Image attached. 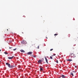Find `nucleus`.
Here are the masks:
<instances>
[{
	"label": "nucleus",
	"instance_id": "nucleus-13",
	"mask_svg": "<svg viewBox=\"0 0 78 78\" xmlns=\"http://www.w3.org/2000/svg\"><path fill=\"white\" fill-rule=\"evenodd\" d=\"M71 73V75H72V76H73V73L72 72L70 73Z\"/></svg>",
	"mask_w": 78,
	"mask_h": 78
},
{
	"label": "nucleus",
	"instance_id": "nucleus-14",
	"mask_svg": "<svg viewBox=\"0 0 78 78\" xmlns=\"http://www.w3.org/2000/svg\"><path fill=\"white\" fill-rule=\"evenodd\" d=\"M4 53H5V54L6 55H8V53H7V52H4Z\"/></svg>",
	"mask_w": 78,
	"mask_h": 78
},
{
	"label": "nucleus",
	"instance_id": "nucleus-16",
	"mask_svg": "<svg viewBox=\"0 0 78 78\" xmlns=\"http://www.w3.org/2000/svg\"><path fill=\"white\" fill-rule=\"evenodd\" d=\"M50 58H51V59H53V58H52V57L51 56L50 57Z\"/></svg>",
	"mask_w": 78,
	"mask_h": 78
},
{
	"label": "nucleus",
	"instance_id": "nucleus-23",
	"mask_svg": "<svg viewBox=\"0 0 78 78\" xmlns=\"http://www.w3.org/2000/svg\"><path fill=\"white\" fill-rule=\"evenodd\" d=\"M75 67H76V66H75Z\"/></svg>",
	"mask_w": 78,
	"mask_h": 78
},
{
	"label": "nucleus",
	"instance_id": "nucleus-22",
	"mask_svg": "<svg viewBox=\"0 0 78 78\" xmlns=\"http://www.w3.org/2000/svg\"><path fill=\"white\" fill-rule=\"evenodd\" d=\"M12 48V47H9V48L10 49H11V48Z\"/></svg>",
	"mask_w": 78,
	"mask_h": 78
},
{
	"label": "nucleus",
	"instance_id": "nucleus-20",
	"mask_svg": "<svg viewBox=\"0 0 78 78\" xmlns=\"http://www.w3.org/2000/svg\"><path fill=\"white\" fill-rule=\"evenodd\" d=\"M37 48L38 49L39 48V46H38Z\"/></svg>",
	"mask_w": 78,
	"mask_h": 78
},
{
	"label": "nucleus",
	"instance_id": "nucleus-28",
	"mask_svg": "<svg viewBox=\"0 0 78 78\" xmlns=\"http://www.w3.org/2000/svg\"><path fill=\"white\" fill-rule=\"evenodd\" d=\"M46 38L47 39H48V38H47V37H46Z\"/></svg>",
	"mask_w": 78,
	"mask_h": 78
},
{
	"label": "nucleus",
	"instance_id": "nucleus-26",
	"mask_svg": "<svg viewBox=\"0 0 78 78\" xmlns=\"http://www.w3.org/2000/svg\"><path fill=\"white\" fill-rule=\"evenodd\" d=\"M7 31H8V29H7Z\"/></svg>",
	"mask_w": 78,
	"mask_h": 78
},
{
	"label": "nucleus",
	"instance_id": "nucleus-24",
	"mask_svg": "<svg viewBox=\"0 0 78 78\" xmlns=\"http://www.w3.org/2000/svg\"><path fill=\"white\" fill-rule=\"evenodd\" d=\"M54 55V56H55V55H56L55 54V55Z\"/></svg>",
	"mask_w": 78,
	"mask_h": 78
},
{
	"label": "nucleus",
	"instance_id": "nucleus-21",
	"mask_svg": "<svg viewBox=\"0 0 78 78\" xmlns=\"http://www.w3.org/2000/svg\"><path fill=\"white\" fill-rule=\"evenodd\" d=\"M16 50V49H13V50H14V51H15V50Z\"/></svg>",
	"mask_w": 78,
	"mask_h": 78
},
{
	"label": "nucleus",
	"instance_id": "nucleus-6",
	"mask_svg": "<svg viewBox=\"0 0 78 78\" xmlns=\"http://www.w3.org/2000/svg\"><path fill=\"white\" fill-rule=\"evenodd\" d=\"M28 55H31L32 54V52H29L27 53Z\"/></svg>",
	"mask_w": 78,
	"mask_h": 78
},
{
	"label": "nucleus",
	"instance_id": "nucleus-25",
	"mask_svg": "<svg viewBox=\"0 0 78 78\" xmlns=\"http://www.w3.org/2000/svg\"><path fill=\"white\" fill-rule=\"evenodd\" d=\"M58 78H61V77H59Z\"/></svg>",
	"mask_w": 78,
	"mask_h": 78
},
{
	"label": "nucleus",
	"instance_id": "nucleus-9",
	"mask_svg": "<svg viewBox=\"0 0 78 78\" xmlns=\"http://www.w3.org/2000/svg\"><path fill=\"white\" fill-rule=\"evenodd\" d=\"M45 60L46 61V62L48 64V60H47V58H46V57H45Z\"/></svg>",
	"mask_w": 78,
	"mask_h": 78
},
{
	"label": "nucleus",
	"instance_id": "nucleus-4",
	"mask_svg": "<svg viewBox=\"0 0 78 78\" xmlns=\"http://www.w3.org/2000/svg\"><path fill=\"white\" fill-rule=\"evenodd\" d=\"M14 56H12V57H8V59H12L14 58Z\"/></svg>",
	"mask_w": 78,
	"mask_h": 78
},
{
	"label": "nucleus",
	"instance_id": "nucleus-5",
	"mask_svg": "<svg viewBox=\"0 0 78 78\" xmlns=\"http://www.w3.org/2000/svg\"><path fill=\"white\" fill-rule=\"evenodd\" d=\"M21 42L22 44H25V41H21Z\"/></svg>",
	"mask_w": 78,
	"mask_h": 78
},
{
	"label": "nucleus",
	"instance_id": "nucleus-1",
	"mask_svg": "<svg viewBox=\"0 0 78 78\" xmlns=\"http://www.w3.org/2000/svg\"><path fill=\"white\" fill-rule=\"evenodd\" d=\"M71 57H73V58H75V57H76L75 55L73 53L71 54Z\"/></svg>",
	"mask_w": 78,
	"mask_h": 78
},
{
	"label": "nucleus",
	"instance_id": "nucleus-7",
	"mask_svg": "<svg viewBox=\"0 0 78 78\" xmlns=\"http://www.w3.org/2000/svg\"><path fill=\"white\" fill-rule=\"evenodd\" d=\"M20 51H21V52H22V53H25V52L22 49L20 50Z\"/></svg>",
	"mask_w": 78,
	"mask_h": 78
},
{
	"label": "nucleus",
	"instance_id": "nucleus-12",
	"mask_svg": "<svg viewBox=\"0 0 78 78\" xmlns=\"http://www.w3.org/2000/svg\"><path fill=\"white\" fill-rule=\"evenodd\" d=\"M42 62V60H40L38 61V63H40Z\"/></svg>",
	"mask_w": 78,
	"mask_h": 78
},
{
	"label": "nucleus",
	"instance_id": "nucleus-11",
	"mask_svg": "<svg viewBox=\"0 0 78 78\" xmlns=\"http://www.w3.org/2000/svg\"><path fill=\"white\" fill-rule=\"evenodd\" d=\"M40 70H41V71H43V68L40 67Z\"/></svg>",
	"mask_w": 78,
	"mask_h": 78
},
{
	"label": "nucleus",
	"instance_id": "nucleus-17",
	"mask_svg": "<svg viewBox=\"0 0 78 78\" xmlns=\"http://www.w3.org/2000/svg\"><path fill=\"white\" fill-rule=\"evenodd\" d=\"M53 50V49H50V51H52V50Z\"/></svg>",
	"mask_w": 78,
	"mask_h": 78
},
{
	"label": "nucleus",
	"instance_id": "nucleus-3",
	"mask_svg": "<svg viewBox=\"0 0 78 78\" xmlns=\"http://www.w3.org/2000/svg\"><path fill=\"white\" fill-rule=\"evenodd\" d=\"M61 77H62V78H66V76L64 75H61Z\"/></svg>",
	"mask_w": 78,
	"mask_h": 78
},
{
	"label": "nucleus",
	"instance_id": "nucleus-27",
	"mask_svg": "<svg viewBox=\"0 0 78 78\" xmlns=\"http://www.w3.org/2000/svg\"><path fill=\"white\" fill-rule=\"evenodd\" d=\"M0 51H1V50L0 49Z\"/></svg>",
	"mask_w": 78,
	"mask_h": 78
},
{
	"label": "nucleus",
	"instance_id": "nucleus-29",
	"mask_svg": "<svg viewBox=\"0 0 78 78\" xmlns=\"http://www.w3.org/2000/svg\"><path fill=\"white\" fill-rule=\"evenodd\" d=\"M73 72H74V71H73Z\"/></svg>",
	"mask_w": 78,
	"mask_h": 78
},
{
	"label": "nucleus",
	"instance_id": "nucleus-2",
	"mask_svg": "<svg viewBox=\"0 0 78 78\" xmlns=\"http://www.w3.org/2000/svg\"><path fill=\"white\" fill-rule=\"evenodd\" d=\"M9 67V68H13V67H14V66H13L12 65H10V66Z\"/></svg>",
	"mask_w": 78,
	"mask_h": 78
},
{
	"label": "nucleus",
	"instance_id": "nucleus-8",
	"mask_svg": "<svg viewBox=\"0 0 78 78\" xmlns=\"http://www.w3.org/2000/svg\"><path fill=\"white\" fill-rule=\"evenodd\" d=\"M6 65L8 66V67H9V66H10V64H8V63H6Z\"/></svg>",
	"mask_w": 78,
	"mask_h": 78
},
{
	"label": "nucleus",
	"instance_id": "nucleus-15",
	"mask_svg": "<svg viewBox=\"0 0 78 78\" xmlns=\"http://www.w3.org/2000/svg\"><path fill=\"white\" fill-rule=\"evenodd\" d=\"M58 35V34H54V36H57V35Z\"/></svg>",
	"mask_w": 78,
	"mask_h": 78
},
{
	"label": "nucleus",
	"instance_id": "nucleus-10",
	"mask_svg": "<svg viewBox=\"0 0 78 78\" xmlns=\"http://www.w3.org/2000/svg\"><path fill=\"white\" fill-rule=\"evenodd\" d=\"M66 60L67 61H72V59H68Z\"/></svg>",
	"mask_w": 78,
	"mask_h": 78
},
{
	"label": "nucleus",
	"instance_id": "nucleus-18",
	"mask_svg": "<svg viewBox=\"0 0 78 78\" xmlns=\"http://www.w3.org/2000/svg\"><path fill=\"white\" fill-rule=\"evenodd\" d=\"M56 62L57 63H58V60H57L56 61Z\"/></svg>",
	"mask_w": 78,
	"mask_h": 78
},
{
	"label": "nucleus",
	"instance_id": "nucleus-19",
	"mask_svg": "<svg viewBox=\"0 0 78 78\" xmlns=\"http://www.w3.org/2000/svg\"><path fill=\"white\" fill-rule=\"evenodd\" d=\"M33 57H34V58H36V56H35V55H34L33 56Z\"/></svg>",
	"mask_w": 78,
	"mask_h": 78
}]
</instances>
